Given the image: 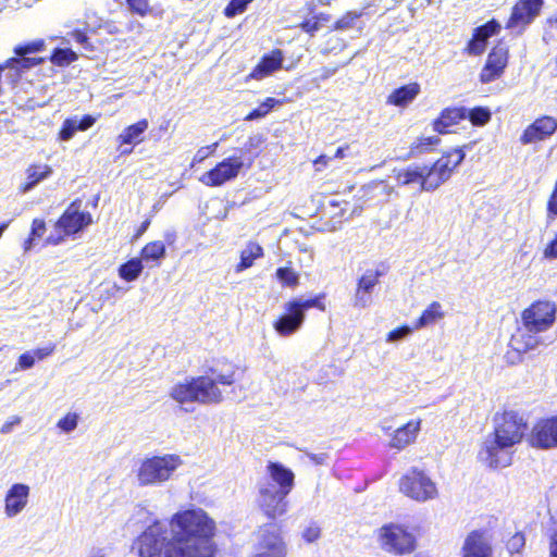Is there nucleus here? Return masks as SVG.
Listing matches in <instances>:
<instances>
[{
    "instance_id": "338daca9",
    "label": "nucleus",
    "mask_w": 557,
    "mask_h": 557,
    "mask_svg": "<svg viewBox=\"0 0 557 557\" xmlns=\"http://www.w3.org/2000/svg\"><path fill=\"white\" fill-rule=\"evenodd\" d=\"M549 557H557V529L550 536Z\"/></svg>"
},
{
    "instance_id": "bb28decb",
    "label": "nucleus",
    "mask_w": 557,
    "mask_h": 557,
    "mask_svg": "<svg viewBox=\"0 0 557 557\" xmlns=\"http://www.w3.org/2000/svg\"><path fill=\"white\" fill-rule=\"evenodd\" d=\"M426 165H410L395 171V178L398 185L408 186L419 183L422 187V181L425 177Z\"/></svg>"
},
{
    "instance_id": "423d86ee",
    "label": "nucleus",
    "mask_w": 557,
    "mask_h": 557,
    "mask_svg": "<svg viewBox=\"0 0 557 557\" xmlns=\"http://www.w3.org/2000/svg\"><path fill=\"white\" fill-rule=\"evenodd\" d=\"M400 492L407 497L425 503L438 497L436 483L423 471L412 469L399 482Z\"/></svg>"
},
{
    "instance_id": "f8f14e48",
    "label": "nucleus",
    "mask_w": 557,
    "mask_h": 557,
    "mask_svg": "<svg viewBox=\"0 0 557 557\" xmlns=\"http://www.w3.org/2000/svg\"><path fill=\"white\" fill-rule=\"evenodd\" d=\"M528 442L540 449L557 447V416L539 420L533 425Z\"/></svg>"
},
{
    "instance_id": "c03bdc74",
    "label": "nucleus",
    "mask_w": 557,
    "mask_h": 557,
    "mask_svg": "<svg viewBox=\"0 0 557 557\" xmlns=\"http://www.w3.org/2000/svg\"><path fill=\"white\" fill-rule=\"evenodd\" d=\"M499 29H500L499 23H497L496 21H490L485 25L476 27L474 29L473 35L478 36L479 38H481L485 42H487V39L490 37H492L493 35L497 34Z\"/></svg>"
},
{
    "instance_id": "79ce46f5",
    "label": "nucleus",
    "mask_w": 557,
    "mask_h": 557,
    "mask_svg": "<svg viewBox=\"0 0 557 557\" xmlns=\"http://www.w3.org/2000/svg\"><path fill=\"white\" fill-rule=\"evenodd\" d=\"M79 416L76 412H67L63 418H61L57 426L64 433L73 432L78 425Z\"/></svg>"
},
{
    "instance_id": "37998d69",
    "label": "nucleus",
    "mask_w": 557,
    "mask_h": 557,
    "mask_svg": "<svg viewBox=\"0 0 557 557\" xmlns=\"http://www.w3.org/2000/svg\"><path fill=\"white\" fill-rule=\"evenodd\" d=\"M76 58V53L70 49H57L51 57V61L57 65L63 66L69 65L75 61Z\"/></svg>"
},
{
    "instance_id": "a19ab883",
    "label": "nucleus",
    "mask_w": 557,
    "mask_h": 557,
    "mask_svg": "<svg viewBox=\"0 0 557 557\" xmlns=\"http://www.w3.org/2000/svg\"><path fill=\"white\" fill-rule=\"evenodd\" d=\"M467 115L473 125L483 126L491 120V111L487 108L478 107L467 111Z\"/></svg>"
},
{
    "instance_id": "a211bd4d",
    "label": "nucleus",
    "mask_w": 557,
    "mask_h": 557,
    "mask_svg": "<svg viewBox=\"0 0 557 557\" xmlns=\"http://www.w3.org/2000/svg\"><path fill=\"white\" fill-rule=\"evenodd\" d=\"M542 3V0L519 1L512 9L507 27L513 29L528 25L539 14Z\"/></svg>"
},
{
    "instance_id": "ddd939ff",
    "label": "nucleus",
    "mask_w": 557,
    "mask_h": 557,
    "mask_svg": "<svg viewBox=\"0 0 557 557\" xmlns=\"http://www.w3.org/2000/svg\"><path fill=\"white\" fill-rule=\"evenodd\" d=\"M30 486L25 483L12 484L4 496V516L13 519L21 515L29 503Z\"/></svg>"
},
{
    "instance_id": "a878e982",
    "label": "nucleus",
    "mask_w": 557,
    "mask_h": 557,
    "mask_svg": "<svg viewBox=\"0 0 557 557\" xmlns=\"http://www.w3.org/2000/svg\"><path fill=\"white\" fill-rule=\"evenodd\" d=\"M536 334L535 332H529L525 327L518 330L510 339V347L520 354L532 350L536 348L540 343Z\"/></svg>"
},
{
    "instance_id": "39448f33",
    "label": "nucleus",
    "mask_w": 557,
    "mask_h": 557,
    "mask_svg": "<svg viewBox=\"0 0 557 557\" xmlns=\"http://www.w3.org/2000/svg\"><path fill=\"white\" fill-rule=\"evenodd\" d=\"M169 541L166 524L156 521L136 539L132 549L138 557H165Z\"/></svg>"
},
{
    "instance_id": "c85d7f7f",
    "label": "nucleus",
    "mask_w": 557,
    "mask_h": 557,
    "mask_svg": "<svg viewBox=\"0 0 557 557\" xmlns=\"http://www.w3.org/2000/svg\"><path fill=\"white\" fill-rule=\"evenodd\" d=\"M148 121L147 120H140L137 123L127 126L119 136L117 141L120 145L124 144H139L141 139V135L147 131L148 128Z\"/></svg>"
},
{
    "instance_id": "6ab92c4d",
    "label": "nucleus",
    "mask_w": 557,
    "mask_h": 557,
    "mask_svg": "<svg viewBox=\"0 0 557 557\" xmlns=\"http://www.w3.org/2000/svg\"><path fill=\"white\" fill-rule=\"evenodd\" d=\"M285 312L273 323L275 332L283 337L296 333L305 321V314L290 308V302L284 304Z\"/></svg>"
},
{
    "instance_id": "052dcab7",
    "label": "nucleus",
    "mask_w": 557,
    "mask_h": 557,
    "mask_svg": "<svg viewBox=\"0 0 557 557\" xmlns=\"http://www.w3.org/2000/svg\"><path fill=\"white\" fill-rule=\"evenodd\" d=\"M54 350V346L51 345V346H48V347H44V348H37L33 351V355L35 356V359H39V360H42L45 359L46 357L50 356Z\"/></svg>"
},
{
    "instance_id": "a18cd8bd",
    "label": "nucleus",
    "mask_w": 557,
    "mask_h": 557,
    "mask_svg": "<svg viewBox=\"0 0 557 557\" xmlns=\"http://www.w3.org/2000/svg\"><path fill=\"white\" fill-rule=\"evenodd\" d=\"M253 0H232L224 10V14L227 17H234L237 14L243 13L247 5Z\"/></svg>"
},
{
    "instance_id": "58836bf2",
    "label": "nucleus",
    "mask_w": 557,
    "mask_h": 557,
    "mask_svg": "<svg viewBox=\"0 0 557 557\" xmlns=\"http://www.w3.org/2000/svg\"><path fill=\"white\" fill-rule=\"evenodd\" d=\"M380 273L377 271L368 270L364 274L359 278L357 288L372 293V289L377 285Z\"/></svg>"
},
{
    "instance_id": "774afa93",
    "label": "nucleus",
    "mask_w": 557,
    "mask_h": 557,
    "mask_svg": "<svg viewBox=\"0 0 557 557\" xmlns=\"http://www.w3.org/2000/svg\"><path fill=\"white\" fill-rule=\"evenodd\" d=\"M330 160H331V158L327 157V156H324V154H322L319 158H317L314 160V165H315L317 170L321 171L322 168H325L327 165Z\"/></svg>"
},
{
    "instance_id": "c756f323",
    "label": "nucleus",
    "mask_w": 557,
    "mask_h": 557,
    "mask_svg": "<svg viewBox=\"0 0 557 557\" xmlns=\"http://www.w3.org/2000/svg\"><path fill=\"white\" fill-rule=\"evenodd\" d=\"M263 249L257 243H248L240 252V262L236 267L237 272H242L250 268L255 260L262 257Z\"/></svg>"
},
{
    "instance_id": "4c0bfd02",
    "label": "nucleus",
    "mask_w": 557,
    "mask_h": 557,
    "mask_svg": "<svg viewBox=\"0 0 557 557\" xmlns=\"http://www.w3.org/2000/svg\"><path fill=\"white\" fill-rule=\"evenodd\" d=\"M280 103V100L269 97L257 109L251 111L246 117V121H252L265 116L272 108Z\"/></svg>"
},
{
    "instance_id": "dca6fc26",
    "label": "nucleus",
    "mask_w": 557,
    "mask_h": 557,
    "mask_svg": "<svg viewBox=\"0 0 557 557\" xmlns=\"http://www.w3.org/2000/svg\"><path fill=\"white\" fill-rule=\"evenodd\" d=\"M557 129V120L552 116H542L529 125L520 137L523 145L545 140Z\"/></svg>"
},
{
    "instance_id": "2eb2a0df",
    "label": "nucleus",
    "mask_w": 557,
    "mask_h": 557,
    "mask_svg": "<svg viewBox=\"0 0 557 557\" xmlns=\"http://www.w3.org/2000/svg\"><path fill=\"white\" fill-rule=\"evenodd\" d=\"M461 557H492V539L485 531L470 532L461 546Z\"/></svg>"
},
{
    "instance_id": "0e129e2a",
    "label": "nucleus",
    "mask_w": 557,
    "mask_h": 557,
    "mask_svg": "<svg viewBox=\"0 0 557 557\" xmlns=\"http://www.w3.org/2000/svg\"><path fill=\"white\" fill-rule=\"evenodd\" d=\"M21 423L20 417H14L11 421H7L2 424L0 432L2 434H8L12 431L13 426Z\"/></svg>"
},
{
    "instance_id": "b1692460",
    "label": "nucleus",
    "mask_w": 557,
    "mask_h": 557,
    "mask_svg": "<svg viewBox=\"0 0 557 557\" xmlns=\"http://www.w3.org/2000/svg\"><path fill=\"white\" fill-rule=\"evenodd\" d=\"M420 94V85L418 83H410L403 87L395 89L388 97L387 103L396 107H407Z\"/></svg>"
},
{
    "instance_id": "49530a36",
    "label": "nucleus",
    "mask_w": 557,
    "mask_h": 557,
    "mask_svg": "<svg viewBox=\"0 0 557 557\" xmlns=\"http://www.w3.org/2000/svg\"><path fill=\"white\" fill-rule=\"evenodd\" d=\"M77 131H79L77 127V119H66L60 131V139L65 141L70 140Z\"/></svg>"
},
{
    "instance_id": "f704fd0d",
    "label": "nucleus",
    "mask_w": 557,
    "mask_h": 557,
    "mask_svg": "<svg viewBox=\"0 0 557 557\" xmlns=\"http://www.w3.org/2000/svg\"><path fill=\"white\" fill-rule=\"evenodd\" d=\"M440 144L437 136L421 137L417 139L410 147V156L413 157L420 153H424L431 149V147Z\"/></svg>"
},
{
    "instance_id": "1a4fd4ad",
    "label": "nucleus",
    "mask_w": 557,
    "mask_h": 557,
    "mask_svg": "<svg viewBox=\"0 0 557 557\" xmlns=\"http://www.w3.org/2000/svg\"><path fill=\"white\" fill-rule=\"evenodd\" d=\"M556 306L548 300H539L524 309L521 315L523 327L529 332L541 333L555 322Z\"/></svg>"
},
{
    "instance_id": "09e8293b",
    "label": "nucleus",
    "mask_w": 557,
    "mask_h": 557,
    "mask_svg": "<svg viewBox=\"0 0 557 557\" xmlns=\"http://www.w3.org/2000/svg\"><path fill=\"white\" fill-rule=\"evenodd\" d=\"M525 545V539L522 533H516L507 542V549L511 555L519 554Z\"/></svg>"
},
{
    "instance_id": "ea45409f",
    "label": "nucleus",
    "mask_w": 557,
    "mask_h": 557,
    "mask_svg": "<svg viewBox=\"0 0 557 557\" xmlns=\"http://www.w3.org/2000/svg\"><path fill=\"white\" fill-rule=\"evenodd\" d=\"M289 302H290L292 309H296L298 312H301L304 314H305L306 310H308L310 308H318L320 310L325 309L324 305L320 300V297H315L313 299H306V300L301 299V298H297Z\"/></svg>"
},
{
    "instance_id": "f257e3e1",
    "label": "nucleus",
    "mask_w": 557,
    "mask_h": 557,
    "mask_svg": "<svg viewBox=\"0 0 557 557\" xmlns=\"http://www.w3.org/2000/svg\"><path fill=\"white\" fill-rule=\"evenodd\" d=\"M171 537L165 557H213L216 552L215 520L199 507L177 511L171 517Z\"/></svg>"
},
{
    "instance_id": "7c9ffc66",
    "label": "nucleus",
    "mask_w": 557,
    "mask_h": 557,
    "mask_svg": "<svg viewBox=\"0 0 557 557\" xmlns=\"http://www.w3.org/2000/svg\"><path fill=\"white\" fill-rule=\"evenodd\" d=\"M165 257V245L161 240L148 243L140 252L143 262H156L157 264Z\"/></svg>"
},
{
    "instance_id": "4be33fe9",
    "label": "nucleus",
    "mask_w": 557,
    "mask_h": 557,
    "mask_svg": "<svg viewBox=\"0 0 557 557\" xmlns=\"http://www.w3.org/2000/svg\"><path fill=\"white\" fill-rule=\"evenodd\" d=\"M170 397L184 407L185 411H191L188 407L197 403L196 387L194 377L186 379L183 382L174 384L169 393Z\"/></svg>"
},
{
    "instance_id": "603ef678",
    "label": "nucleus",
    "mask_w": 557,
    "mask_h": 557,
    "mask_svg": "<svg viewBox=\"0 0 557 557\" xmlns=\"http://www.w3.org/2000/svg\"><path fill=\"white\" fill-rule=\"evenodd\" d=\"M218 146H219V144L214 143L212 145L199 148L193 158V164L200 163L205 159H207L209 156L213 154L215 152Z\"/></svg>"
},
{
    "instance_id": "4468645a",
    "label": "nucleus",
    "mask_w": 557,
    "mask_h": 557,
    "mask_svg": "<svg viewBox=\"0 0 557 557\" xmlns=\"http://www.w3.org/2000/svg\"><path fill=\"white\" fill-rule=\"evenodd\" d=\"M508 62V49L503 45H497L487 55L486 63L481 71L480 81L487 84L499 78Z\"/></svg>"
},
{
    "instance_id": "864d4df0",
    "label": "nucleus",
    "mask_w": 557,
    "mask_h": 557,
    "mask_svg": "<svg viewBox=\"0 0 557 557\" xmlns=\"http://www.w3.org/2000/svg\"><path fill=\"white\" fill-rule=\"evenodd\" d=\"M486 48V42L479 38L478 36L473 35L472 39L468 44L467 51L470 54L479 55L483 53V51Z\"/></svg>"
},
{
    "instance_id": "5701e85b",
    "label": "nucleus",
    "mask_w": 557,
    "mask_h": 557,
    "mask_svg": "<svg viewBox=\"0 0 557 557\" xmlns=\"http://www.w3.org/2000/svg\"><path fill=\"white\" fill-rule=\"evenodd\" d=\"M283 53L281 50H273L270 54L264 55L250 73L253 79H263L282 67Z\"/></svg>"
},
{
    "instance_id": "de8ad7c7",
    "label": "nucleus",
    "mask_w": 557,
    "mask_h": 557,
    "mask_svg": "<svg viewBox=\"0 0 557 557\" xmlns=\"http://www.w3.org/2000/svg\"><path fill=\"white\" fill-rule=\"evenodd\" d=\"M413 331H414L413 326L412 327L407 326V325L400 326L396 330L391 331L387 334L386 342L394 343V342L405 339L406 337L410 336Z\"/></svg>"
},
{
    "instance_id": "c9c22d12",
    "label": "nucleus",
    "mask_w": 557,
    "mask_h": 557,
    "mask_svg": "<svg viewBox=\"0 0 557 557\" xmlns=\"http://www.w3.org/2000/svg\"><path fill=\"white\" fill-rule=\"evenodd\" d=\"M46 232V223L41 219H35L32 223L29 237L24 243V250L28 251L35 244V240L41 238Z\"/></svg>"
},
{
    "instance_id": "aec40b11",
    "label": "nucleus",
    "mask_w": 557,
    "mask_h": 557,
    "mask_svg": "<svg viewBox=\"0 0 557 557\" xmlns=\"http://www.w3.org/2000/svg\"><path fill=\"white\" fill-rule=\"evenodd\" d=\"M197 403L201 405L220 404L223 400V394L216 382L210 375L194 377Z\"/></svg>"
},
{
    "instance_id": "2f4dec72",
    "label": "nucleus",
    "mask_w": 557,
    "mask_h": 557,
    "mask_svg": "<svg viewBox=\"0 0 557 557\" xmlns=\"http://www.w3.org/2000/svg\"><path fill=\"white\" fill-rule=\"evenodd\" d=\"M144 269L143 261L139 258H133L119 268V275L126 282L136 281Z\"/></svg>"
},
{
    "instance_id": "393cba45",
    "label": "nucleus",
    "mask_w": 557,
    "mask_h": 557,
    "mask_svg": "<svg viewBox=\"0 0 557 557\" xmlns=\"http://www.w3.org/2000/svg\"><path fill=\"white\" fill-rule=\"evenodd\" d=\"M445 318L443 306L438 301H432L421 313L420 318L414 322L413 329L421 330L433 325Z\"/></svg>"
},
{
    "instance_id": "13d9d810",
    "label": "nucleus",
    "mask_w": 557,
    "mask_h": 557,
    "mask_svg": "<svg viewBox=\"0 0 557 557\" xmlns=\"http://www.w3.org/2000/svg\"><path fill=\"white\" fill-rule=\"evenodd\" d=\"M543 257L548 260L557 259V232L555 233L553 239L544 248Z\"/></svg>"
},
{
    "instance_id": "bf43d9fd",
    "label": "nucleus",
    "mask_w": 557,
    "mask_h": 557,
    "mask_svg": "<svg viewBox=\"0 0 557 557\" xmlns=\"http://www.w3.org/2000/svg\"><path fill=\"white\" fill-rule=\"evenodd\" d=\"M17 364L23 370L30 369L35 364V356L33 352H25L20 356Z\"/></svg>"
},
{
    "instance_id": "5fc2aeb1",
    "label": "nucleus",
    "mask_w": 557,
    "mask_h": 557,
    "mask_svg": "<svg viewBox=\"0 0 557 557\" xmlns=\"http://www.w3.org/2000/svg\"><path fill=\"white\" fill-rule=\"evenodd\" d=\"M321 535V529L315 523H311L302 531V539L307 543L315 542Z\"/></svg>"
},
{
    "instance_id": "412c9836",
    "label": "nucleus",
    "mask_w": 557,
    "mask_h": 557,
    "mask_svg": "<svg viewBox=\"0 0 557 557\" xmlns=\"http://www.w3.org/2000/svg\"><path fill=\"white\" fill-rule=\"evenodd\" d=\"M421 430V420L412 419L406 424L399 426L389 435V447L397 450L405 449L413 444Z\"/></svg>"
},
{
    "instance_id": "e2e57ef3",
    "label": "nucleus",
    "mask_w": 557,
    "mask_h": 557,
    "mask_svg": "<svg viewBox=\"0 0 557 557\" xmlns=\"http://www.w3.org/2000/svg\"><path fill=\"white\" fill-rule=\"evenodd\" d=\"M548 213L557 215V190L554 188L553 194L547 203Z\"/></svg>"
},
{
    "instance_id": "6e6d98bb",
    "label": "nucleus",
    "mask_w": 557,
    "mask_h": 557,
    "mask_svg": "<svg viewBox=\"0 0 557 557\" xmlns=\"http://www.w3.org/2000/svg\"><path fill=\"white\" fill-rule=\"evenodd\" d=\"M131 10L141 16L146 15L149 11L148 0H127Z\"/></svg>"
},
{
    "instance_id": "6e6552de",
    "label": "nucleus",
    "mask_w": 557,
    "mask_h": 557,
    "mask_svg": "<svg viewBox=\"0 0 557 557\" xmlns=\"http://www.w3.org/2000/svg\"><path fill=\"white\" fill-rule=\"evenodd\" d=\"M379 540L383 549L396 555L410 554L416 547L413 534L399 524L383 525L379 532Z\"/></svg>"
},
{
    "instance_id": "473e14b6",
    "label": "nucleus",
    "mask_w": 557,
    "mask_h": 557,
    "mask_svg": "<svg viewBox=\"0 0 557 557\" xmlns=\"http://www.w3.org/2000/svg\"><path fill=\"white\" fill-rule=\"evenodd\" d=\"M52 170L49 165H32L27 169V180L23 190H30L36 184L47 178L51 174Z\"/></svg>"
},
{
    "instance_id": "f03ea898",
    "label": "nucleus",
    "mask_w": 557,
    "mask_h": 557,
    "mask_svg": "<svg viewBox=\"0 0 557 557\" xmlns=\"http://www.w3.org/2000/svg\"><path fill=\"white\" fill-rule=\"evenodd\" d=\"M527 430V423L516 411H505L496 421L494 432L486 435L479 458L490 468H505L511 463L512 448L519 444Z\"/></svg>"
},
{
    "instance_id": "0eeeda50",
    "label": "nucleus",
    "mask_w": 557,
    "mask_h": 557,
    "mask_svg": "<svg viewBox=\"0 0 557 557\" xmlns=\"http://www.w3.org/2000/svg\"><path fill=\"white\" fill-rule=\"evenodd\" d=\"M465 153L460 149L444 154L431 168L426 166L425 177L422 181V190L432 191L446 182L453 171L462 162Z\"/></svg>"
},
{
    "instance_id": "20e7f679",
    "label": "nucleus",
    "mask_w": 557,
    "mask_h": 557,
    "mask_svg": "<svg viewBox=\"0 0 557 557\" xmlns=\"http://www.w3.org/2000/svg\"><path fill=\"white\" fill-rule=\"evenodd\" d=\"M184 460L177 454H162L145 457L133 470L134 482L138 487L161 486L174 479Z\"/></svg>"
},
{
    "instance_id": "69168bd1",
    "label": "nucleus",
    "mask_w": 557,
    "mask_h": 557,
    "mask_svg": "<svg viewBox=\"0 0 557 557\" xmlns=\"http://www.w3.org/2000/svg\"><path fill=\"white\" fill-rule=\"evenodd\" d=\"M300 27L306 33L313 34L314 32H317L319 29L320 25H319V22H317V21H306V22L301 23Z\"/></svg>"
},
{
    "instance_id": "e433bc0d",
    "label": "nucleus",
    "mask_w": 557,
    "mask_h": 557,
    "mask_svg": "<svg viewBox=\"0 0 557 557\" xmlns=\"http://www.w3.org/2000/svg\"><path fill=\"white\" fill-rule=\"evenodd\" d=\"M277 280L288 287H296L299 284V275L289 267L278 268L276 270Z\"/></svg>"
},
{
    "instance_id": "8fccbe9b",
    "label": "nucleus",
    "mask_w": 557,
    "mask_h": 557,
    "mask_svg": "<svg viewBox=\"0 0 557 557\" xmlns=\"http://www.w3.org/2000/svg\"><path fill=\"white\" fill-rule=\"evenodd\" d=\"M372 302V296L369 292H363L359 288L356 289L354 297V307L359 309H364L369 307Z\"/></svg>"
},
{
    "instance_id": "cd10ccee",
    "label": "nucleus",
    "mask_w": 557,
    "mask_h": 557,
    "mask_svg": "<svg viewBox=\"0 0 557 557\" xmlns=\"http://www.w3.org/2000/svg\"><path fill=\"white\" fill-rule=\"evenodd\" d=\"M467 117V110L463 108L446 109L434 122V129L438 133H446L447 128Z\"/></svg>"
},
{
    "instance_id": "9d476101",
    "label": "nucleus",
    "mask_w": 557,
    "mask_h": 557,
    "mask_svg": "<svg viewBox=\"0 0 557 557\" xmlns=\"http://www.w3.org/2000/svg\"><path fill=\"white\" fill-rule=\"evenodd\" d=\"M243 168L244 161L242 157L233 156L225 158L213 169L203 173L199 177V182L209 187L222 186L226 182L235 180Z\"/></svg>"
},
{
    "instance_id": "4d7b16f0",
    "label": "nucleus",
    "mask_w": 557,
    "mask_h": 557,
    "mask_svg": "<svg viewBox=\"0 0 557 557\" xmlns=\"http://www.w3.org/2000/svg\"><path fill=\"white\" fill-rule=\"evenodd\" d=\"M44 47V42L42 41H35V42H32V44H28L26 46H21V47H16L15 48V53L17 55H26V54H29V53H34V52H37V51H40Z\"/></svg>"
},
{
    "instance_id": "3c124183",
    "label": "nucleus",
    "mask_w": 557,
    "mask_h": 557,
    "mask_svg": "<svg viewBox=\"0 0 557 557\" xmlns=\"http://www.w3.org/2000/svg\"><path fill=\"white\" fill-rule=\"evenodd\" d=\"M360 13L356 12H347L342 18H339L336 24V29H349L354 26L357 18L360 17Z\"/></svg>"
},
{
    "instance_id": "9b49d317",
    "label": "nucleus",
    "mask_w": 557,
    "mask_h": 557,
    "mask_svg": "<svg viewBox=\"0 0 557 557\" xmlns=\"http://www.w3.org/2000/svg\"><path fill=\"white\" fill-rule=\"evenodd\" d=\"M257 557H286L287 547L282 530L276 524H267L258 532Z\"/></svg>"
},
{
    "instance_id": "680f3d73",
    "label": "nucleus",
    "mask_w": 557,
    "mask_h": 557,
    "mask_svg": "<svg viewBox=\"0 0 557 557\" xmlns=\"http://www.w3.org/2000/svg\"><path fill=\"white\" fill-rule=\"evenodd\" d=\"M96 122V119L91 115L84 116L81 121L77 120V127L79 131H86L91 127Z\"/></svg>"
},
{
    "instance_id": "f3484780",
    "label": "nucleus",
    "mask_w": 557,
    "mask_h": 557,
    "mask_svg": "<svg viewBox=\"0 0 557 557\" xmlns=\"http://www.w3.org/2000/svg\"><path fill=\"white\" fill-rule=\"evenodd\" d=\"M92 223L89 212L79 211V206L72 203L57 223V227L62 228L65 235L75 234Z\"/></svg>"
},
{
    "instance_id": "72a5a7b5",
    "label": "nucleus",
    "mask_w": 557,
    "mask_h": 557,
    "mask_svg": "<svg viewBox=\"0 0 557 557\" xmlns=\"http://www.w3.org/2000/svg\"><path fill=\"white\" fill-rule=\"evenodd\" d=\"M211 379L216 382V386L226 385L230 386L235 382L236 368L232 364H227L222 369H212Z\"/></svg>"
},
{
    "instance_id": "7ed1b4c3",
    "label": "nucleus",
    "mask_w": 557,
    "mask_h": 557,
    "mask_svg": "<svg viewBox=\"0 0 557 557\" xmlns=\"http://www.w3.org/2000/svg\"><path fill=\"white\" fill-rule=\"evenodd\" d=\"M268 476L259 484V505L271 519L287 511L286 496L294 486V473L278 462H269Z\"/></svg>"
}]
</instances>
